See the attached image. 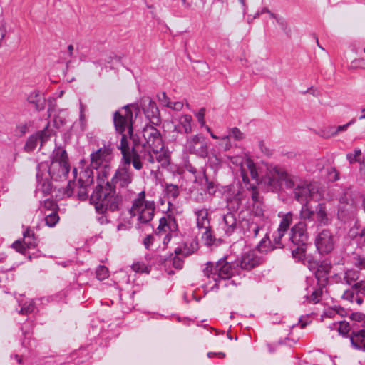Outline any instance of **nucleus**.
<instances>
[{"label": "nucleus", "mask_w": 365, "mask_h": 365, "mask_svg": "<svg viewBox=\"0 0 365 365\" xmlns=\"http://www.w3.org/2000/svg\"><path fill=\"white\" fill-rule=\"evenodd\" d=\"M146 140L143 145L144 153L142 157L150 163L158 161L162 166L169 164V155L165 149L159 131L150 126L146 128L143 132Z\"/></svg>", "instance_id": "1"}, {"label": "nucleus", "mask_w": 365, "mask_h": 365, "mask_svg": "<svg viewBox=\"0 0 365 365\" xmlns=\"http://www.w3.org/2000/svg\"><path fill=\"white\" fill-rule=\"evenodd\" d=\"M132 118V112L128 106L124 107L116 112L114 117V123L116 130L122 134L120 148L127 165H129L130 163V158L128 155L130 152L127 135L123 133L127 130L128 134L131 136L133 132Z\"/></svg>", "instance_id": "2"}, {"label": "nucleus", "mask_w": 365, "mask_h": 365, "mask_svg": "<svg viewBox=\"0 0 365 365\" xmlns=\"http://www.w3.org/2000/svg\"><path fill=\"white\" fill-rule=\"evenodd\" d=\"M91 202L98 212H104L108 209L114 210L118 207V198L109 182L105 186L98 185L96 191L91 196Z\"/></svg>", "instance_id": "3"}, {"label": "nucleus", "mask_w": 365, "mask_h": 365, "mask_svg": "<svg viewBox=\"0 0 365 365\" xmlns=\"http://www.w3.org/2000/svg\"><path fill=\"white\" fill-rule=\"evenodd\" d=\"M154 212V202L145 200V192H141L138 199L134 201L130 210L132 222L138 225L148 223L153 219Z\"/></svg>", "instance_id": "4"}, {"label": "nucleus", "mask_w": 365, "mask_h": 365, "mask_svg": "<svg viewBox=\"0 0 365 365\" xmlns=\"http://www.w3.org/2000/svg\"><path fill=\"white\" fill-rule=\"evenodd\" d=\"M69 171V164L66 152L61 148H56L48 167V173L51 178L58 180L66 177Z\"/></svg>", "instance_id": "5"}, {"label": "nucleus", "mask_w": 365, "mask_h": 365, "mask_svg": "<svg viewBox=\"0 0 365 365\" xmlns=\"http://www.w3.org/2000/svg\"><path fill=\"white\" fill-rule=\"evenodd\" d=\"M204 272L207 277H211L214 281L219 279H227L233 274L231 265L225 259L220 260L215 265L207 263Z\"/></svg>", "instance_id": "6"}, {"label": "nucleus", "mask_w": 365, "mask_h": 365, "mask_svg": "<svg viewBox=\"0 0 365 365\" xmlns=\"http://www.w3.org/2000/svg\"><path fill=\"white\" fill-rule=\"evenodd\" d=\"M262 182L274 188L278 187L282 183L287 187H292L294 185L291 176L283 169L278 168L269 169Z\"/></svg>", "instance_id": "7"}, {"label": "nucleus", "mask_w": 365, "mask_h": 365, "mask_svg": "<svg viewBox=\"0 0 365 365\" xmlns=\"http://www.w3.org/2000/svg\"><path fill=\"white\" fill-rule=\"evenodd\" d=\"M291 240L297 245V248L292 251V255L295 258H300L304 252V247L307 241V235L306 232V225L303 222L295 225L292 228Z\"/></svg>", "instance_id": "8"}, {"label": "nucleus", "mask_w": 365, "mask_h": 365, "mask_svg": "<svg viewBox=\"0 0 365 365\" xmlns=\"http://www.w3.org/2000/svg\"><path fill=\"white\" fill-rule=\"evenodd\" d=\"M231 160L232 163L240 165L241 175L245 183H248L250 178L258 184V173L251 159L249 158L233 157Z\"/></svg>", "instance_id": "9"}, {"label": "nucleus", "mask_w": 365, "mask_h": 365, "mask_svg": "<svg viewBox=\"0 0 365 365\" xmlns=\"http://www.w3.org/2000/svg\"><path fill=\"white\" fill-rule=\"evenodd\" d=\"M336 238L332 232L324 229L321 231L316 237L315 244L317 250L321 254L331 252L335 247Z\"/></svg>", "instance_id": "10"}, {"label": "nucleus", "mask_w": 365, "mask_h": 365, "mask_svg": "<svg viewBox=\"0 0 365 365\" xmlns=\"http://www.w3.org/2000/svg\"><path fill=\"white\" fill-rule=\"evenodd\" d=\"M53 130L48 127H46L43 130L37 131L29 137L25 143L24 149L26 152L30 153L34 151L38 143L42 147L51 138Z\"/></svg>", "instance_id": "11"}, {"label": "nucleus", "mask_w": 365, "mask_h": 365, "mask_svg": "<svg viewBox=\"0 0 365 365\" xmlns=\"http://www.w3.org/2000/svg\"><path fill=\"white\" fill-rule=\"evenodd\" d=\"M111 160L112 154L110 150L106 148H100L91 155L90 166L96 170L101 167L107 168V165H110Z\"/></svg>", "instance_id": "12"}, {"label": "nucleus", "mask_w": 365, "mask_h": 365, "mask_svg": "<svg viewBox=\"0 0 365 365\" xmlns=\"http://www.w3.org/2000/svg\"><path fill=\"white\" fill-rule=\"evenodd\" d=\"M361 295H365V281H360L354 284L350 290H346L343 298L351 302H356L358 304H361L364 301Z\"/></svg>", "instance_id": "13"}, {"label": "nucleus", "mask_w": 365, "mask_h": 365, "mask_svg": "<svg viewBox=\"0 0 365 365\" xmlns=\"http://www.w3.org/2000/svg\"><path fill=\"white\" fill-rule=\"evenodd\" d=\"M296 199L301 203H307L314 198L317 195V188L311 184H304L298 186L294 190Z\"/></svg>", "instance_id": "14"}, {"label": "nucleus", "mask_w": 365, "mask_h": 365, "mask_svg": "<svg viewBox=\"0 0 365 365\" xmlns=\"http://www.w3.org/2000/svg\"><path fill=\"white\" fill-rule=\"evenodd\" d=\"M177 227L176 222L173 217L170 216L162 217L160 220L159 225L157 229V235H165L163 242L166 243L170 240V233L176 231Z\"/></svg>", "instance_id": "15"}, {"label": "nucleus", "mask_w": 365, "mask_h": 365, "mask_svg": "<svg viewBox=\"0 0 365 365\" xmlns=\"http://www.w3.org/2000/svg\"><path fill=\"white\" fill-rule=\"evenodd\" d=\"M279 216L282 217V220L277 229V236L274 237L275 244L277 245V247L279 246L280 239L284 236L293 220V215L291 212L282 214Z\"/></svg>", "instance_id": "16"}, {"label": "nucleus", "mask_w": 365, "mask_h": 365, "mask_svg": "<svg viewBox=\"0 0 365 365\" xmlns=\"http://www.w3.org/2000/svg\"><path fill=\"white\" fill-rule=\"evenodd\" d=\"M317 221L322 225L328 224L331 220V212L325 203H320L316 209Z\"/></svg>", "instance_id": "17"}, {"label": "nucleus", "mask_w": 365, "mask_h": 365, "mask_svg": "<svg viewBox=\"0 0 365 365\" xmlns=\"http://www.w3.org/2000/svg\"><path fill=\"white\" fill-rule=\"evenodd\" d=\"M112 181L118 183L120 187H126L131 182V175L126 167H122L116 171Z\"/></svg>", "instance_id": "18"}, {"label": "nucleus", "mask_w": 365, "mask_h": 365, "mask_svg": "<svg viewBox=\"0 0 365 365\" xmlns=\"http://www.w3.org/2000/svg\"><path fill=\"white\" fill-rule=\"evenodd\" d=\"M24 245H22L21 242L19 240L16 241L13 244V247L14 249H16L19 252H24V246L27 248H31L32 247H34L36 245L35 239L34 237V234L31 233L29 230H26L24 233V240H23Z\"/></svg>", "instance_id": "19"}, {"label": "nucleus", "mask_w": 365, "mask_h": 365, "mask_svg": "<svg viewBox=\"0 0 365 365\" xmlns=\"http://www.w3.org/2000/svg\"><path fill=\"white\" fill-rule=\"evenodd\" d=\"M353 207V200L349 192L345 191L341 194L339 197L338 215L341 217L344 212L350 210Z\"/></svg>", "instance_id": "20"}, {"label": "nucleus", "mask_w": 365, "mask_h": 365, "mask_svg": "<svg viewBox=\"0 0 365 365\" xmlns=\"http://www.w3.org/2000/svg\"><path fill=\"white\" fill-rule=\"evenodd\" d=\"M331 269V265L329 262L324 261L318 267L316 272V277L318 279L319 287H324L327 281V275Z\"/></svg>", "instance_id": "21"}, {"label": "nucleus", "mask_w": 365, "mask_h": 365, "mask_svg": "<svg viewBox=\"0 0 365 365\" xmlns=\"http://www.w3.org/2000/svg\"><path fill=\"white\" fill-rule=\"evenodd\" d=\"M259 262V258L256 256L254 251H250L245 253L241 259L240 267L245 269H250L255 267Z\"/></svg>", "instance_id": "22"}, {"label": "nucleus", "mask_w": 365, "mask_h": 365, "mask_svg": "<svg viewBox=\"0 0 365 365\" xmlns=\"http://www.w3.org/2000/svg\"><path fill=\"white\" fill-rule=\"evenodd\" d=\"M353 123L351 121L346 124L339 126H329L321 132V136L324 138H330L337 136L340 133L346 131Z\"/></svg>", "instance_id": "23"}, {"label": "nucleus", "mask_w": 365, "mask_h": 365, "mask_svg": "<svg viewBox=\"0 0 365 365\" xmlns=\"http://www.w3.org/2000/svg\"><path fill=\"white\" fill-rule=\"evenodd\" d=\"M243 199V194L240 188L234 189L232 195L227 197V207L229 210L235 211L238 210Z\"/></svg>", "instance_id": "24"}, {"label": "nucleus", "mask_w": 365, "mask_h": 365, "mask_svg": "<svg viewBox=\"0 0 365 365\" xmlns=\"http://www.w3.org/2000/svg\"><path fill=\"white\" fill-rule=\"evenodd\" d=\"M205 129L210 136L215 140H219L218 147L224 151L230 150L232 147L231 140L230 135H225L222 137H218L216 135L209 126H205Z\"/></svg>", "instance_id": "25"}, {"label": "nucleus", "mask_w": 365, "mask_h": 365, "mask_svg": "<svg viewBox=\"0 0 365 365\" xmlns=\"http://www.w3.org/2000/svg\"><path fill=\"white\" fill-rule=\"evenodd\" d=\"M93 182V174L88 167L81 170L78 174V184L83 186H90Z\"/></svg>", "instance_id": "26"}, {"label": "nucleus", "mask_w": 365, "mask_h": 365, "mask_svg": "<svg viewBox=\"0 0 365 365\" xmlns=\"http://www.w3.org/2000/svg\"><path fill=\"white\" fill-rule=\"evenodd\" d=\"M346 158L350 163L358 162L360 163V172L365 171V164L364 158H362L361 150L359 148H355L352 152L346 154Z\"/></svg>", "instance_id": "27"}, {"label": "nucleus", "mask_w": 365, "mask_h": 365, "mask_svg": "<svg viewBox=\"0 0 365 365\" xmlns=\"http://www.w3.org/2000/svg\"><path fill=\"white\" fill-rule=\"evenodd\" d=\"M197 225L200 230L210 228L208 212L207 210H199L197 213Z\"/></svg>", "instance_id": "28"}, {"label": "nucleus", "mask_w": 365, "mask_h": 365, "mask_svg": "<svg viewBox=\"0 0 365 365\" xmlns=\"http://www.w3.org/2000/svg\"><path fill=\"white\" fill-rule=\"evenodd\" d=\"M179 125L185 133H189L192 131V116L190 115H182L179 118Z\"/></svg>", "instance_id": "29"}, {"label": "nucleus", "mask_w": 365, "mask_h": 365, "mask_svg": "<svg viewBox=\"0 0 365 365\" xmlns=\"http://www.w3.org/2000/svg\"><path fill=\"white\" fill-rule=\"evenodd\" d=\"M111 165H107V168H103L98 169L97 180L98 185L101 184L103 186L106 185V183L108 182L107 180L108 175L110 173Z\"/></svg>", "instance_id": "30"}, {"label": "nucleus", "mask_w": 365, "mask_h": 365, "mask_svg": "<svg viewBox=\"0 0 365 365\" xmlns=\"http://www.w3.org/2000/svg\"><path fill=\"white\" fill-rule=\"evenodd\" d=\"M365 331L361 330L354 333L351 337L352 344L357 348H365Z\"/></svg>", "instance_id": "31"}, {"label": "nucleus", "mask_w": 365, "mask_h": 365, "mask_svg": "<svg viewBox=\"0 0 365 365\" xmlns=\"http://www.w3.org/2000/svg\"><path fill=\"white\" fill-rule=\"evenodd\" d=\"M251 189L252 190V199L255 202V205L253 206V212L256 216L259 217L263 215V210L261 204L258 202V195L255 190L254 184L251 185Z\"/></svg>", "instance_id": "32"}, {"label": "nucleus", "mask_w": 365, "mask_h": 365, "mask_svg": "<svg viewBox=\"0 0 365 365\" xmlns=\"http://www.w3.org/2000/svg\"><path fill=\"white\" fill-rule=\"evenodd\" d=\"M224 224L227 227V232H231L236 226L237 221L232 212H228L224 216Z\"/></svg>", "instance_id": "33"}, {"label": "nucleus", "mask_w": 365, "mask_h": 365, "mask_svg": "<svg viewBox=\"0 0 365 365\" xmlns=\"http://www.w3.org/2000/svg\"><path fill=\"white\" fill-rule=\"evenodd\" d=\"M46 214V224L49 227H53L59 220V217L56 211H52L48 214Z\"/></svg>", "instance_id": "34"}, {"label": "nucleus", "mask_w": 365, "mask_h": 365, "mask_svg": "<svg viewBox=\"0 0 365 365\" xmlns=\"http://www.w3.org/2000/svg\"><path fill=\"white\" fill-rule=\"evenodd\" d=\"M135 152L136 150L135 149L132 153H128V155L130 157V163H133V167L137 170H140L142 168L140 156Z\"/></svg>", "instance_id": "35"}, {"label": "nucleus", "mask_w": 365, "mask_h": 365, "mask_svg": "<svg viewBox=\"0 0 365 365\" xmlns=\"http://www.w3.org/2000/svg\"><path fill=\"white\" fill-rule=\"evenodd\" d=\"M197 249V245H191V247H187V245H185L183 247V248H178L175 250V252L177 255H182L183 256H187L190 254H192V252H194V251Z\"/></svg>", "instance_id": "36"}, {"label": "nucleus", "mask_w": 365, "mask_h": 365, "mask_svg": "<svg viewBox=\"0 0 365 365\" xmlns=\"http://www.w3.org/2000/svg\"><path fill=\"white\" fill-rule=\"evenodd\" d=\"M200 140L201 136L200 135H194L187 140V145L190 151L195 150V147L200 142Z\"/></svg>", "instance_id": "37"}, {"label": "nucleus", "mask_w": 365, "mask_h": 365, "mask_svg": "<svg viewBox=\"0 0 365 365\" xmlns=\"http://www.w3.org/2000/svg\"><path fill=\"white\" fill-rule=\"evenodd\" d=\"M314 215V213L311 209L308 207V205L306 204L303 205L301 212H300V217L302 219L304 220H309L313 219V217Z\"/></svg>", "instance_id": "38"}, {"label": "nucleus", "mask_w": 365, "mask_h": 365, "mask_svg": "<svg viewBox=\"0 0 365 365\" xmlns=\"http://www.w3.org/2000/svg\"><path fill=\"white\" fill-rule=\"evenodd\" d=\"M28 100L30 103L36 105L37 108H39L41 105V98L39 95L38 91H33L28 97Z\"/></svg>", "instance_id": "39"}, {"label": "nucleus", "mask_w": 365, "mask_h": 365, "mask_svg": "<svg viewBox=\"0 0 365 365\" xmlns=\"http://www.w3.org/2000/svg\"><path fill=\"white\" fill-rule=\"evenodd\" d=\"M359 277L357 272L354 270H349L345 273L344 279L348 284H351Z\"/></svg>", "instance_id": "40"}, {"label": "nucleus", "mask_w": 365, "mask_h": 365, "mask_svg": "<svg viewBox=\"0 0 365 365\" xmlns=\"http://www.w3.org/2000/svg\"><path fill=\"white\" fill-rule=\"evenodd\" d=\"M202 238L205 241V244L211 245L213 241L212 233L209 228L201 229Z\"/></svg>", "instance_id": "41"}, {"label": "nucleus", "mask_w": 365, "mask_h": 365, "mask_svg": "<svg viewBox=\"0 0 365 365\" xmlns=\"http://www.w3.org/2000/svg\"><path fill=\"white\" fill-rule=\"evenodd\" d=\"M350 325L349 324V322H345V321H341L339 323V326H338V331L339 334H342V335H346L347 334L349 331H350Z\"/></svg>", "instance_id": "42"}, {"label": "nucleus", "mask_w": 365, "mask_h": 365, "mask_svg": "<svg viewBox=\"0 0 365 365\" xmlns=\"http://www.w3.org/2000/svg\"><path fill=\"white\" fill-rule=\"evenodd\" d=\"M96 277L99 280H103L108 277V270L104 266H100L96 270Z\"/></svg>", "instance_id": "43"}, {"label": "nucleus", "mask_w": 365, "mask_h": 365, "mask_svg": "<svg viewBox=\"0 0 365 365\" xmlns=\"http://www.w3.org/2000/svg\"><path fill=\"white\" fill-rule=\"evenodd\" d=\"M132 269L135 272L148 273L149 268L145 264L137 262L133 264Z\"/></svg>", "instance_id": "44"}, {"label": "nucleus", "mask_w": 365, "mask_h": 365, "mask_svg": "<svg viewBox=\"0 0 365 365\" xmlns=\"http://www.w3.org/2000/svg\"><path fill=\"white\" fill-rule=\"evenodd\" d=\"M228 135H230V138L232 137L236 140H241L245 138L243 133L237 128L231 129Z\"/></svg>", "instance_id": "45"}, {"label": "nucleus", "mask_w": 365, "mask_h": 365, "mask_svg": "<svg viewBox=\"0 0 365 365\" xmlns=\"http://www.w3.org/2000/svg\"><path fill=\"white\" fill-rule=\"evenodd\" d=\"M205 108H200L199 111L196 113L195 116L197 119V121L200 124L202 127L207 126L205 125Z\"/></svg>", "instance_id": "46"}, {"label": "nucleus", "mask_w": 365, "mask_h": 365, "mask_svg": "<svg viewBox=\"0 0 365 365\" xmlns=\"http://www.w3.org/2000/svg\"><path fill=\"white\" fill-rule=\"evenodd\" d=\"M89 186H83L78 184V196L81 200H85L88 196V187Z\"/></svg>", "instance_id": "47"}, {"label": "nucleus", "mask_w": 365, "mask_h": 365, "mask_svg": "<svg viewBox=\"0 0 365 365\" xmlns=\"http://www.w3.org/2000/svg\"><path fill=\"white\" fill-rule=\"evenodd\" d=\"M166 192L168 195L175 197L178 195V187L175 185H168L166 187Z\"/></svg>", "instance_id": "48"}, {"label": "nucleus", "mask_w": 365, "mask_h": 365, "mask_svg": "<svg viewBox=\"0 0 365 365\" xmlns=\"http://www.w3.org/2000/svg\"><path fill=\"white\" fill-rule=\"evenodd\" d=\"M66 115L64 113H60L55 118L54 123L56 126L60 127L66 123Z\"/></svg>", "instance_id": "49"}, {"label": "nucleus", "mask_w": 365, "mask_h": 365, "mask_svg": "<svg viewBox=\"0 0 365 365\" xmlns=\"http://www.w3.org/2000/svg\"><path fill=\"white\" fill-rule=\"evenodd\" d=\"M158 99L159 102L164 106L168 107L170 106L169 101L170 99L165 94V93H161L158 95Z\"/></svg>", "instance_id": "50"}, {"label": "nucleus", "mask_w": 365, "mask_h": 365, "mask_svg": "<svg viewBox=\"0 0 365 365\" xmlns=\"http://www.w3.org/2000/svg\"><path fill=\"white\" fill-rule=\"evenodd\" d=\"M43 207L48 210L50 212L56 211L57 210L56 204L53 201L49 200L44 201Z\"/></svg>", "instance_id": "51"}, {"label": "nucleus", "mask_w": 365, "mask_h": 365, "mask_svg": "<svg viewBox=\"0 0 365 365\" xmlns=\"http://www.w3.org/2000/svg\"><path fill=\"white\" fill-rule=\"evenodd\" d=\"M6 34V23L4 19L0 20V40L4 39Z\"/></svg>", "instance_id": "52"}, {"label": "nucleus", "mask_w": 365, "mask_h": 365, "mask_svg": "<svg viewBox=\"0 0 365 365\" xmlns=\"http://www.w3.org/2000/svg\"><path fill=\"white\" fill-rule=\"evenodd\" d=\"M322 294V290L321 288L314 291L312 292V295L310 296V300L314 302H318L319 300V297H321Z\"/></svg>", "instance_id": "53"}, {"label": "nucleus", "mask_w": 365, "mask_h": 365, "mask_svg": "<svg viewBox=\"0 0 365 365\" xmlns=\"http://www.w3.org/2000/svg\"><path fill=\"white\" fill-rule=\"evenodd\" d=\"M27 130H28V127H27L26 124H20L16 126V133L18 135H22L26 133Z\"/></svg>", "instance_id": "54"}, {"label": "nucleus", "mask_w": 365, "mask_h": 365, "mask_svg": "<svg viewBox=\"0 0 365 365\" xmlns=\"http://www.w3.org/2000/svg\"><path fill=\"white\" fill-rule=\"evenodd\" d=\"M351 320L361 322L364 319V315L361 313H353L350 317Z\"/></svg>", "instance_id": "55"}, {"label": "nucleus", "mask_w": 365, "mask_h": 365, "mask_svg": "<svg viewBox=\"0 0 365 365\" xmlns=\"http://www.w3.org/2000/svg\"><path fill=\"white\" fill-rule=\"evenodd\" d=\"M34 307L32 303L29 304L27 307H23L21 309V312L23 314H27L34 311Z\"/></svg>", "instance_id": "56"}, {"label": "nucleus", "mask_w": 365, "mask_h": 365, "mask_svg": "<svg viewBox=\"0 0 365 365\" xmlns=\"http://www.w3.org/2000/svg\"><path fill=\"white\" fill-rule=\"evenodd\" d=\"M170 108L174 110H181L183 108V103L182 102H174L173 106H169Z\"/></svg>", "instance_id": "57"}, {"label": "nucleus", "mask_w": 365, "mask_h": 365, "mask_svg": "<svg viewBox=\"0 0 365 365\" xmlns=\"http://www.w3.org/2000/svg\"><path fill=\"white\" fill-rule=\"evenodd\" d=\"M85 119H86L85 106L82 103H81V106H80V120L83 123L85 122Z\"/></svg>", "instance_id": "58"}, {"label": "nucleus", "mask_w": 365, "mask_h": 365, "mask_svg": "<svg viewBox=\"0 0 365 365\" xmlns=\"http://www.w3.org/2000/svg\"><path fill=\"white\" fill-rule=\"evenodd\" d=\"M329 178L332 181H335L339 179V173L336 172V170L332 169L329 172Z\"/></svg>", "instance_id": "59"}, {"label": "nucleus", "mask_w": 365, "mask_h": 365, "mask_svg": "<svg viewBox=\"0 0 365 365\" xmlns=\"http://www.w3.org/2000/svg\"><path fill=\"white\" fill-rule=\"evenodd\" d=\"M263 13H269V14L270 11L267 9H263L261 12H257L252 18L248 17V19H247L248 23H250L254 19L258 17L260 14H263Z\"/></svg>", "instance_id": "60"}, {"label": "nucleus", "mask_w": 365, "mask_h": 365, "mask_svg": "<svg viewBox=\"0 0 365 365\" xmlns=\"http://www.w3.org/2000/svg\"><path fill=\"white\" fill-rule=\"evenodd\" d=\"M345 312H346L343 309L337 308V309H334L333 311H331L330 312V316H334V313H336V314H339L341 316H344Z\"/></svg>", "instance_id": "61"}, {"label": "nucleus", "mask_w": 365, "mask_h": 365, "mask_svg": "<svg viewBox=\"0 0 365 365\" xmlns=\"http://www.w3.org/2000/svg\"><path fill=\"white\" fill-rule=\"evenodd\" d=\"M76 185L74 182H69L68 185V187L69 190H71V191L69 190H67V194L68 195H71V193L73 192V190L76 188Z\"/></svg>", "instance_id": "62"}, {"label": "nucleus", "mask_w": 365, "mask_h": 365, "mask_svg": "<svg viewBox=\"0 0 365 365\" xmlns=\"http://www.w3.org/2000/svg\"><path fill=\"white\" fill-rule=\"evenodd\" d=\"M152 241H153V237L151 236H148L146 237L145 239H144V245L145 246L148 248L150 245L152 243Z\"/></svg>", "instance_id": "63"}, {"label": "nucleus", "mask_w": 365, "mask_h": 365, "mask_svg": "<svg viewBox=\"0 0 365 365\" xmlns=\"http://www.w3.org/2000/svg\"><path fill=\"white\" fill-rule=\"evenodd\" d=\"M129 227H130L129 225L120 223L118 226V230H127Z\"/></svg>", "instance_id": "64"}]
</instances>
